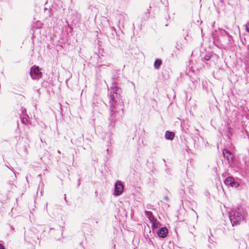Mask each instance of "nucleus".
I'll list each match as a JSON object with an SVG mask.
<instances>
[{"label": "nucleus", "mask_w": 249, "mask_h": 249, "mask_svg": "<svg viewBox=\"0 0 249 249\" xmlns=\"http://www.w3.org/2000/svg\"><path fill=\"white\" fill-rule=\"evenodd\" d=\"M117 86L110 88L109 91V110L110 116L109 120L111 124L115 123L120 120L123 114V109L119 107L120 102V94L118 92Z\"/></svg>", "instance_id": "nucleus-1"}, {"label": "nucleus", "mask_w": 249, "mask_h": 249, "mask_svg": "<svg viewBox=\"0 0 249 249\" xmlns=\"http://www.w3.org/2000/svg\"><path fill=\"white\" fill-rule=\"evenodd\" d=\"M229 218L232 226L239 225L245 221L243 210L242 208L231 210L229 213Z\"/></svg>", "instance_id": "nucleus-2"}, {"label": "nucleus", "mask_w": 249, "mask_h": 249, "mask_svg": "<svg viewBox=\"0 0 249 249\" xmlns=\"http://www.w3.org/2000/svg\"><path fill=\"white\" fill-rule=\"evenodd\" d=\"M218 40L221 46L223 48H226L231 46L232 44V37L228 35L224 37H219Z\"/></svg>", "instance_id": "nucleus-3"}, {"label": "nucleus", "mask_w": 249, "mask_h": 249, "mask_svg": "<svg viewBox=\"0 0 249 249\" xmlns=\"http://www.w3.org/2000/svg\"><path fill=\"white\" fill-rule=\"evenodd\" d=\"M42 73L40 71L38 66H33L30 70V75L33 79H39L42 77Z\"/></svg>", "instance_id": "nucleus-4"}, {"label": "nucleus", "mask_w": 249, "mask_h": 249, "mask_svg": "<svg viewBox=\"0 0 249 249\" xmlns=\"http://www.w3.org/2000/svg\"><path fill=\"white\" fill-rule=\"evenodd\" d=\"M225 184L232 187L237 188L239 186V183L235 181L233 177L230 176L225 178L224 181Z\"/></svg>", "instance_id": "nucleus-5"}, {"label": "nucleus", "mask_w": 249, "mask_h": 249, "mask_svg": "<svg viewBox=\"0 0 249 249\" xmlns=\"http://www.w3.org/2000/svg\"><path fill=\"white\" fill-rule=\"evenodd\" d=\"M124 186L120 181H118L115 185V189L113 195L115 196L121 195L123 192Z\"/></svg>", "instance_id": "nucleus-6"}, {"label": "nucleus", "mask_w": 249, "mask_h": 249, "mask_svg": "<svg viewBox=\"0 0 249 249\" xmlns=\"http://www.w3.org/2000/svg\"><path fill=\"white\" fill-rule=\"evenodd\" d=\"M224 157L227 160L229 164L232 162L233 154L229 150L224 149L223 151Z\"/></svg>", "instance_id": "nucleus-7"}, {"label": "nucleus", "mask_w": 249, "mask_h": 249, "mask_svg": "<svg viewBox=\"0 0 249 249\" xmlns=\"http://www.w3.org/2000/svg\"><path fill=\"white\" fill-rule=\"evenodd\" d=\"M168 231L166 227H162L158 230L157 231L158 235L160 238H165L166 237Z\"/></svg>", "instance_id": "nucleus-8"}, {"label": "nucleus", "mask_w": 249, "mask_h": 249, "mask_svg": "<svg viewBox=\"0 0 249 249\" xmlns=\"http://www.w3.org/2000/svg\"><path fill=\"white\" fill-rule=\"evenodd\" d=\"M150 222L152 224V228L153 229H157L160 226V222L155 218H154L152 220L150 221Z\"/></svg>", "instance_id": "nucleus-9"}, {"label": "nucleus", "mask_w": 249, "mask_h": 249, "mask_svg": "<svg viewBox=\"0 0 249 249\" xmlns=\"http://www.w3.org/2000/svg\"><path fill=\"white\" fill-rule=\"evenodd\" d=\"M175 133L173 132L167 131L165 132V137L167 140H172L174 139Z\"/></svg>", "instance_id": "nucleus-10"}, {"label": "nucleus", "mask_w": 249, "mask_h": 249, "mask_svg": "<svg viewBox=\"0 0 249 249\" xmlns=\"http://www.w3.org/2000/svg\"><path fill=\"white\" fill-rule=\"evenodd\" d=\"M144 213H145V215L147 216V217L148 218L149 221H151L154 218H155V217L153 215L152 213L150 211H145Z\"/></svg>", "instance_id": "nucleus-11"}, {"label": "nucleus", "mask_w": 249, "mask_h": 249, "mask_svg": "<svg viewBox=\"0 0 249 249\" xmlns=\"http://www.w3.org/2000/svg\"><path fill=\"white\" fill-rule=\"evenodd\" d=\"M161 60L160 59H157L154 62V67L156 69L158 70L161 64Z\"/></svg>", "instance_id": "nucleus-12"}, {"label": "nucleus", "mask_w": 249, "mask_h": 249, "mask_svg": "<svg viewBox=\"0 0 249 249\" xmlns=\"http://www.w3.org/2000/svg\"><path fill=\"white\" fill-rule=\"evenodd\" d=\"M230 35L225 30L220 29L219 30V37H224Z\"/></svg>", "instance_id": "nucleus-13"}, {"label": "nucleus", "mask_w": 249, "mask_h": 249, "mask_svg": "<svg viewBox=\"0 0 249 249\" xmlns=\"http://www.w3.org/2000/svg\"><path fill=\"white\" fill-rule=\"evenodd\" d=\"M44 13L47 17H50L52 16L51 10L50 9L45 8Z\"/></svg>", "instance_id": "nucleus-14"}, {"label": "nucleus", "mask_w": 249, "mask_h": 249, "mask_svg": "<svg viewBox=\"0 0 249 249\" xmlns=\"http://www.w3.org/2000/svg\"><path fill=\"white\" fill-rule=\"evenodd\" d=\"M21 121L22 124H27L28 123V119L25 117L22 118L21 119Z\"/></svg>", "instance_id": "nucleus-15"}, {"label": "nucleus", "mask_w": 249, "mask_h": 249, "mask_svg": "<svg viewBox=\"0 0 249 249\" xmlns=\"http://www.w3.org/2000/svg\"><path fill=\"white\" fill-rule=\"evenodd\" d=\"M212 57V55L210 54H206L204 57V59L206 60V61H209L210 60L211 58Z\"/></svg>", "instance_id": "nucleus-16"}, {"label": "nucleus", "mask_w": 249, "mask_h": 249, "mask_svg": "<svg viewBox=\"0 0 249 249\" xmlns=\"http://www.w3.org/2000/svg\"><path fill=\"white\" fill-rule=\"evenodd\" d=\"M246 29L248 32H249V23L246 24Z\"/></svg>", "instance_id": "nucleus-17"}, {"label": "nucleus", "mask_w": 249, "mask_h": 249, "mask_svg": "<svg viewBox=\"0 0 249 249\" xmlns=\"http://www.w3.org/2000/svg\"><path fill=\"white\" fill-rule=\"evenodd\" d=\"M21 112L22 113H24L26 112V109L25 108H24L23 107H21Z\"/></svg>", "instance_id": "nucleus-18"}, {"label": "nucleus", "mask_w": 249, "mask_h": 249, "mask_svg": "<svg viewBox=\"0 0 249 249\" xmlns=\"http://www.w3.org/2000/svg\"><path fill=\"white\" fill-rule=\"evenodd\" d=\"M0 249H5L4 246L1 244H0Z\"/></svg>", "instance_id": "nucleus-19"}, {"label": "nucleus", "mask_w": 249, "mask_h": 249, "mask_svg": "<svg viewBox=\"0 0 249 249\" xmlns=\"http://www.w3.org/2000/svg\"><path fill=\"white\" fill-rule=\"evenodd\" d=\"M164 199H165L166 200H168V197L167 196H165L164 197Z\"/></svg>", "instance_id": "nucleus-20"}, {"label": "nucleus", "mask_w": 249, "mask_h": 249, "mask_svg": "<svg viewBox=\"0 0 249 249\" xmlns=\"http://www.w3.org/2000/svg\"><path fill=\"white\" fill-rule=\"evenodd\" d=\"M110 28H111L112 30L115 31V28L114 27L111 26V27H110Z\"/></svg>", "instance_id": "nucleus-21"}, {"label": "nucleus", "mask_w": 249, "mask_h": 249, "mask_svg": "<svg viewBox=\"0 0 249 249\" xmlns=\"http://www.w3.org/2000/svg\"><path fill=\"white\" fill-rule=\"evenodd\" d=\"M78 186H79L80 184V179H78Z\"/></svg>", "instance_id": "nucleus-22"}, {"label": "nucleus", "mask_w": 249, "mask_h": 249, "mask_svg": "<svg viewBox=\"0 0 249 249\" xmlns=\"http://www.w3.org/2000/svg\"><path fill=\"white\" fill-rule=\"evenodd\" d=\"M109 126H110L111 127H113L114 125H112L111 124H110Z\"/></svg>", "instance_id": "nucleus-23"}, {"label": "nucleus", "mask_w": 249, "mask_h": 249, "mask_svg": "<svg viewBox=\"0 0 249 249\" xmlns=\"http://www.w3.org/2000/svg\"><path fill=\"white\" fill-rule=\"evenodd\" d=\"M58 153H60V151H59V150H58Z\"/></svg>", "instance_id": "nucleus-24"}, {"label": "nucleus", "mask_w": 249, "mask_h": 249, "mask_svg": "<svg viewBox=\"0 0 249 249\" xmlns=\"http://www.w3.org/2000/svg\"><path fill=\"white\" fill-rule=\"evenodd\" d=\"M37 91L38 93H39V90H37Z\"/></svg>", "instance_id": "nucleus-25"}, {"label": "nucleus", "mask_w": 249, "mask_h": 249, "mask_svg": "<svg viewBox=\"0 0 249 249\" xmlns=\"http://www.w3.org/2000/svg\"><path fill=\"white\" fill-rule=\"evenodd\" d=\"M65 199H66V195H65Z\"/></svg>", "instance_id": "nucleus-26"}, {"label": "nucleus", "mask_w": 249, "mask_h": 249, "mask_svg": "<svg viewBox=\"0 0 249 249\" xmlns=\"http://www.w3.org/2000/svg\"><path fill=\"white\" fill-rule=\"evenodd\" d=\"M222 2V0H220Z\"/></svg>", "instance_id": "nucleus-27"}]
</instances>
